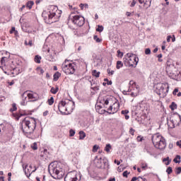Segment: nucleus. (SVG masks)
Wrapping results in <instances>:
<instances>
[{"label": "nucleus", "instance_id": "4be33fe9", "mask_svg": "<svg viewBox=\"0 0 181 181\" xmlns=\"http://www.w3.org/2000/svg\"><path fill=\"white\" fill-rule=\"evenodd\" d=\"M180 159H181L180 156L177 155L175 158L173 159V162H175V163H180L181 162Z\"/></svg>", "mask_w": 181, "mask_h": 181}, {"label": "nucleus", "instance_id": "6ab92c4d", "mask_svg": "<svg viewBox=\"0 0 181 181\" xmlns=\"http://www.w3.org/2000/svg\"><path fill=\"white\" fill-rule=\"evenodd\" d=\"M35 5V2L33 1H29L26 3L25 6L28 8V9H31L32 6Z\"/></svg>", "mask_w": 181, "mask_h": 181}, {"label": "nucleus", "instance_id": "bb28decb", "mask_svg": "<svg viewBox=\"0 0 181 181\" xmlns=\"http://www.w3.org/2000/svg\"><path fill=\"white\" fill-rule=\"evenodd\" d=\"M92 74H93V76H94V77L98 78V77H100V71H97V70H93L92 71Z\"/></svg>", "mask_w": 181, "mask_h": 181}, {"label": "nucleus", "instance_id": "ddd939ff", "mask_svg": "<svg viewBox=\"0 0 181 181\" xmlns=\"http://www.w3.org/2000/svg\"><path fill=\"white\" fill-rule=\"evenodd\" d=\"M22 168L27 177H30V175L33 173V171L32 170V169L29 168V167L28 168V164H25V165L23 164Z\"/></svg>", "mask_w": 181, "mask_h": 181}, {"label": "nucleus", "instance_id": "7ed1b4c3", "mask_svg": "<svg viewBox=\"0 0 181 181\" xmlns=\"http://www.w3.org/2000/svg\"><path fill=\"white\" fill-rule=\"evenodd\" d=\"M151 139L153 145L157 149H160V151H163V149L166 148V140H165V138H163L162 135L159 134H153Z\"/></svg>", "mask_w": 181, "mask_h": 181}, {"label": "nucleus", "instance_id": "052dcab7", "mask_svg": "<svg viewBox=\"0 0 181 181\" xmlns=\"http://www.w3.org/2000/svg\"><path fill=\"white\" fill-rule=\"evenodd\" d=\"M136 180H138V177H134L132 179L131 181H136Z\"/></svg>", "mask_w": 181, "mask_h": 181}, {"label": "nucleus", "instance_id": "3c124183", "mask_svg": "<svg viewBox=\"0 0 181 181\" xmlns=\"http://www.w3.org/2000/svg\"><path fill=\"white\" fill-rule=\"evenodd\" d=\"M123 176H124V177H128V171H124L123 173Z\"/></svg>", "mask_w": 181, "mask_h": 181}, {"label": "nucleus", "instance_id": "6e6d98bb", "mask_svg": "<svg viewBox=\"0 0 181 181\" xmlns=\"http://www.w3.org/2000/svg\"><path fill=\"white\" fill-rule=\"evenodd\" d=\"M49 115V111L46 110L45 112H43L44 117H46V115Z\"/></svg>", "mask_w": 181, "mask_h": 181}, {"label": "nucleus", "instance_id": "c85d7f7f", "mask_svg": "<svg viewBox=\"0 0 181 181\" xmlns=\"http://www.w3.org/2000/svg\"><path fill=\"white\" fill-rule=\"evenodd\" d=\"M163 162H166L165 165H170V162H172V160H170V158L169 157H167L165 158H163Z\"/></svg>", "mask_w": 181, "mask_h": 181}, {"label": "nucleus", "instance_id": "338daca9", "mask_svg": "<svg viewBox=\"0 0 181 181\" xmlns=\"http://www.w3.org/2000/svg\"><path fill=\"white\" fill-rule=\"evenodd\" d=\"M5 177H0V181H5Z\"/></svg>", "mask_w": 181, "mask_h": 181}, {"label": "nucleus", "instance_id": "8fccbe9b", "mask_svg": "<svg viewBox=\"0 0 181 181\" xmlns=\"http://www.w3.org/2000/svg\"><path fill=\"white\" fill-rule=\"evenodd\" d=\"M134 132H135V130H134V129H132V128H130V129H129V134H130L131 135H134Z\"/></svg>", "mask_w": 181, "mask_h": 181}, {"label": "nucleus", "instance_id": "5fc2aeb1", "mask_svg": "<svg viewBox=\"0 0 181 181\" xmlns=\"http://www.w3.org/2000/svg\"><path fill=\"white\" fill-rule=\"evenodd\" d=\"M176 145L177 146H179L180 148H181V141H177Z\"/></svg>", "mask_w": 181, "mask_h": 181}, {"label": "nucleus", "instance_id": "cd10ccee", "mask_svg": "<svg viewBox=\"0 0 181 181\" xmlns=\"http://www.w3.org/2000/svg\"><path fill=\"white\" fill-rule=\"evenodd\" d=\"M86 138V133L83 131L79 132V139H84Z\"/></svg>", "mask_w": 181, "mask_h": 181}, {"label": "nucleus", "instance_id": "5701e85b", "mask_svg": "<svg viewBox=\"0 0 181 181\" xmlns=\"http://www.w3.org/2000/svg\"><path fill=\"white\" fill-rule=\"evenodd\" d=\"M123 66H124V63H122V62L121 61L117 62L116 69H117V70H119V69H121V67H122Z\"/></svg>", "mask_w": 181, "mask_h": 181}, {"label": "nucleus", "instance_id": "b1692460", "mask_svg": "<svg viewBox=\"0 0 181 181\" xmlns=\"http://www.w3.org/2000/svg\"><path fill=\"white\" fill-rule=\"evenodd\" d=\"M111 149H112V147L111 146V144H106V146L105 147V152L109 153L110 151H111Z\"/></svg>", "mask_w": 181, "mask_h": 181}, {"label": "nucleus", "instance_id": "a18cd8bd", "mask_svg": "<svg viewBox=\"0 0 181 181\" xmlns=\"http://www.w3.org/2000/svg\"><path fill=\"white\" fill-rule=\"evenodd\" d=\"M145 54H151V49L146 48L145 50Z\"/></svg>", "mask_w": 181, "mask_h": 181}, {"label": "nucleus", "instance_id": "f257e3e1", "mask_svg": "<svg viewBox=\"0 0 181 181\" xmlns=\"http://www.w3.org/2000/svg\"><path fill=\"white\" fill-rule=\"evenodd\" d=\"M48 172L53 179H63L64 176V164L56 161L52 162L48 166Z\"/></svg>", "mask_w": 181, "mask_h": 181}, {"label": "nucleus", "instance_id": "e2e57ef3", "mask_svg": "<svg viewBox=\"0 0 181 181\" xmlns=\"http://www.w3.org/2000/svg\"><path fill=\"white\" fill-rule=\"evenodd\" d=\"M115 163H117V165H121V161H117V160H115Z\"/></svg>", "mask_w": 181, "mask_h": 181}, {"label": "nucleus", "instance_id": "423d86ee", "mask_svg": "<svg viewBox=\"0 0 181 181\" xmlns=\"http://www.w3.org/2000/svg\"><path fill=\"white\" fill-rule=\"evenodd\" d=\"M155 92L156 94L163 98H165V97H166L169 93V84L168 83H158L155 86Z\"/></svg>", "mask_w": 181, "mask_h": 181}, {"label": "nucleus", "instance_id": "9b49d317", "mask_svg": "<svg viewBox=\"0 0 181 181\" xmlns=\"http://www.w3.org/2000/svg\"><path fill=\"white\" fill-rule=\"evenodd\" d=\"M67 102H66V100H62L59 105H58V109L59 111H60V112H62V111L63 110V108L65 107L66 111H67V108H69V100H67Z\"/></svg>", "mask_w": 181, "mask_h": 181}, {"label": "nucleus", "instance_id": "e433bc0d", "mask_svg": "<svg viewBox=\"0 0 181 181\" xmlns=\"http://www.w3.org/2000/svg\"><path fill=\"white\" fill-rule=\"evenodd\" d=\"M166 172H167L168 175H170V173H172V172H173L172 167H168L166 170Z\"/></svg>", "mask_w": 181, "mask_h": 181}, {"label": "nucleus", "instance_id": "c03bdc74", "mask_svg": "<svg viewBox=\"0 0 181 181\" xmlns=\"http://www.w3.org/2000/svg\"><path fill=\"white\" fill-rule=\"evenodd\" d=\"M129 112V110H122V114L123 115H127V114H128Z\"/></svg>", "mask_w": 181, "mask_h": 181}, {"label": "nucleus", "instance_id": "49530a36", "mask_svg": "<svg viewBox=\"0 0 181 181\" xmlns=\"http://www.w3.org/2000/svg\"><path fill=\"white\" fill-rule=\"evenodd\" d=\"M179 93V89L175 88V89H174L173 94V95H176V93Z\"/></svg>", "mask_w": 181, "mask_h": 181}, {"label": "nucleus", "instance_id": "680f3d73", "mask_svg": "<svg viewBox=\"0 0 181 181\" xmlns=\"http://www.w3.org/2000/svg\"><path fill=\"white\" fill-rule=\"evenodd\" d=\"M79 6H80L81 9H84V4H81L79 5Z\"/></svg>", "mask_w": 181, "mask_h": 181}, {"label": "nucleus", "instance_id": "c756f323", "mask_svg": "<svg viewBox=\"0 0 181 181\" xmlns=\"http://www.w3.org/2000/svg\"><path fill=\"white\" fill-rule=\"evenodd\" d=\"M23 115H25V114L17 113L14 115V117H16V119H17V121H19V118H21V117H23Z\"/></svg>", "mask_w": 181, "mask_h": 181}, {"label": "nucleus", "instance_id": "f03ea898", "mask_svg": "<svg viewBox=\"0 0 181 181\" xmlns=\"http://www.w3.org/2000/svg\"><path fill=\"white\" fill-rule=\"evenodd\" d=\"M21 128L24 134H33L36 129V119L33 117H25L23 119Z\"/></svg>", "mask_w": 181, "mask_h": 181}, {"label": "nucleus", "instance_id": "4d7b16f0", "mask_svg": "<svg viewBox=\"0 0 181 181\" xmlns=\"http://www.w3.org/2000/svg\"><path fill=\"white\" fill-rule=\"evenodd\" d=\"M33 42H32V40H30L28 43V46H30V47H32L33 46Z\"/></svg>", "mask_w": 181, "mask_h": 181}, {"label": "nucleus", "instance_id": "c9c22d12", "mask_svg": "<svg viewBox=\"0 0 181 181\" xmlns=\"http://www.w3.org/2000/svg\"><path fill=\"white\" fill-rule=\"evenodd\" d=\"M31 148H32V149H33L34 151H37V143H33V144L31 145Z\"/></svg>", "mask_w": 181, "mask_h": 181}, {"label": "nucleus", "instance_id": "774afa93", "mask_svg": "<svg viewBox=\"0 0 181 181\" xmlns=\"http://www.w3.org/2000/svg\"><path fill=\"white\" fill-rule=\"evenodd\" d=\"M109 181H115V177L109 179Z\"/></svg>", "mask_w": 181, "mask_h": 181}, {"label": "nucleus", "instance_id": "de8ad7c7", "mask_svg": "<svg viewBox=\"0 0 181 181\" xmlns=\"http://www.w3.org/2000/svg\"><path fill=\"white\" fill-rule=\"evenodd\" d=\"M170 122L173 124L171 128H175V120L173 119H170Z\"/></svg>", "mask_w": 181, "mask_h": 181}, {"label": "nucleus", "instance_id": "0e129e2a", "mask_svg": "<svg viewBox=\"0 0 181 181\" xmlns=\"http://www.w3.org/2000/svg\"><path fill=\"white\" fill-rule=\"evenodd\" d=\"M168 146L170 149H172L173 148V144H170Z\"/></svg>", "mask_w": 181, "mask_h": 181}, {"label": "nucleus", "instance_id": "37998d69", "mask_svg": "<svg viewBox=\"0 0 181 181\" xmlns=\"http://www.w3.org/2000/svg\"><path fill=\"white\" fill-rule=\"evenodd\" d=\"M104 81H107V86H111L112 84V81H108V78H105Z\"/></svg>", "mask_w": 181, "mask_h": 181}, {"label": "nucleus", "instance_id": "ea45409f", "mask_svg": "<svg viewBox=\"0 0 181 181\" xmlns=\"http://www.w3.org/2000/svg\"><path fill=\"white\" fill-rule=\"evenodd\" d=\"M176 175H180L181 173V167H178L176 168V171H175Z\"/></svg>", "mask_w": 181, "mask_h": 181}, {"label": "nucleus", "instance_id": "2f4dec72", "mask_svg": "<svg viewBox=\"0 0 181 181\" xmlns=\"http://www.w3.org/2000/svg\"><path fill=\"white\" fill-rule=\"evenodd\" d=\"M16 110H18V107H16V103H13L12 104V108L10 109V111L11 112H13V111H16Z\"/></svg>", "mask_w": 181, "mask_h": 181}, {"label": "nucleus", "instance_id": "bf43d9fd", "mask_svg": "<svg viewBox=\"0 0 181 181\" xmlns=\"http://www.w3.org/2000/svg\"><path fill=\"white\" fill-rule=\"evenodd\" d=\"M42 16H43L44 18H47V16H46V11H43V12H42Z\"/></svg>", "mask_w": 181, "mask_h": 181}, {"label": "nucleus", "instance_id": "aec40b11", "mask_svg": "<svg viewBox=\"0 0 181 181\" xmlns=\"http://www.w3.org/2000/svg\"><path fill=\"white\" fill-rule=\"evenodd\" d=\"M62 76V74L60 72L57 71L54 74V81H57L59 80V78Z\"/></svg>", "mask_w": 181, "mask_h": 181}, {"label": "nucleus", "instance_id": "2eb2a0df", "mask_svg": "<svg viewBox=\"0 0 181 181\" xmlns=\"http://www.w3.org/2000/svg\"><path fill=\"white\" fill-rule=\"evenodd\" d=\"M139 4H144V6L146 9L150 8L152 0H138Z\"/></svg>", "mask_w": 181, "mask_h": 181}, {"label": "nucleus", "instance_id": "6e6552de", "mask_svg": "<svg viewBox=\"0 0 181 181\" xmlns=\"http://www.w3.org/2000/svg\"><path fill=\"white\" fill-rule=\"evenodd\" d=\"M69 21H71L74 25L81 27L84 25L86 19L81 16H72L70 15L68 18Z\"/></svg>", "mask_w": 181, "mask_h": 181}, {"label": "nucleus", "instance_id": "58836bf2", "mask_svg": "<svg viewBox=\"0 0 181 181\" xmlns=\"http://www.w3.org/2000/svg\"><path fill=\"white\" fill-rule=\"evenodd\" d=\"M147 168H148V164L144 163H141V169H143V170H146Z\"/></svg>", "mask_w": 181, "mask_h": 181}, {"label": "nucleus", "instance_id": "4468645a", "mask_svg": "<svg viewBox=\"0 0 181 181\" xmlns=\"http://www.w3.org/2000/svg\"><path fill=\"white\" fill-rule=\"evenodd\" d=\"M95 165L96 168H98L99 169H103V168H105V167H103V158H98V156H95Z\"/></svg>", "mask_w": 181, "mask_h": 181}, {"label": "nucleus", "instance_id": "a211bd4d", "mask_svg": "<svg viewBox=\"0 0 181 181\" xmlns=\"http://www.w3.org/2000/svg\"><path fill=\"white\" fill-rule=\"evenodd\" d=\"M8 59L9 58L6 57H1V59L0 60V63H1V66H6Z\"/></svg>", "mask_w": 181, "mask_h": 181}, {"label": "nucleus", "instance_id": "473e14b6", "mask_svg": "<svg viewBox=\"0 0 181 181\" xmlns=\"http://www.w3.org/2000/svg\"><path fill=\"white\" fill-rule=\"evenodd\" d=\"M93 39H94L95 42H96V43H100V42L102 41V40L100 39L98 37V36H97V35H94Z\"/></svg>", "mask_w": 181, "mask_h": 181}, {"label": "nucleus", "instance_id": "39448f33", "mask_svg": "<svg viewBox=\"0 0 181 181\" xmlns=\"http://www.w3.org/2000/svg\"><path fill=\"white\" fill-rule=\"evenodd\" d=\"M139 59L138 57L132 53H127L126 54V58H124V66L126 67H136Z\"/></svg>", "mask_w": 181, "mask_h": 181}, {"label": "nucleus", "instance_id": "9d476101", "mask_svg": "<svg viewBox=\"0 0 181 181\" xmlns=\"http://www.w3.org/2000/svg\"><path fill=\"white\" fill-rule=\"evenodd\" d=\"M118 110H119V103H115L113 104V105H110L108 107L107 111L109 114H115Z\"/></svg>", "mask_w": 181, "mask_h": 181}, {"label": "nucleus", "instance_id": "79ce46f5", "mask_svg": "<svg viewBox=\"0 0 181 181\" xmlns=\"http://www.w3.org/2000/svg\"><path fill=\"white\" fill-rule=\"evenodd\" d=\"M69 134H70V136H74V135L76 134V132L73 129H71L69 131Z\"/></svg>", "mask_w": 181, "mask_h": 181}, {"label": "nucleus", "instance_id": "13d9d810", "mask_svg": "<svg viewBox=\"0 0 181 181\" xmlns=\"http://www.w3.org/2000/svg\"><path fill=\"white\" fill-rule=\"evenodd\" d=\"M15 32V27H12L10 33H13Z\"/></svg>", "mask_w": 181, "mask_h": 181}, {"label": "nucleus", "instance_id": "412c9836", "mask_svg": "<svg viewBox=\"0 0 181 181\" xmlns=\"http://www.w3.org/2000/svg\"><path fill=\"white\" fill-rule=\"evenodd\" d=\"M50 91L52 94H57V92L59 91V86H56L55 88L54 87L51 88Z\"/></svg>", "mask_w": 181, "mask_h": 181}, {"label": "nucleus", "instance_id": "7c9ffc66", "mask_svg": "<svg viewBox=\"0 0 181 181\" xmlns=\"http://www.w3.org/2000/svg\"><path fill=\"white\" fill-rule=\"evenodd\" d=\"M47 103L49 105H53V103H54V98H53V97H51L49 99H48Z\"/></svg>", "mask_w": 181, "mask_h": 181}, {"label": "nucleus", "instance_id": "f3484780", "mask_svg": "<svg viewBox=\"0 0 181 181\" xmlns=\"http://www.w3.org/2000/svg\"><path fill=\"white\" fill-rule=\"evenodd\" d=\"M28 93H29V90H26L25 91L22 95L21 97L22 98H24V100H23L21 103V105H26V102H25V100H26L27 97L25 96V94H27Z\"/></svg>", "mask_w": 181, "mask_h": 181}, {"label": "nucleus", "instance_id": "4c0bfd02", "mask_svg": "<svg viewBox=\"0 0 181 181\" xmlns=\"http://www.w3.org/2000/svg\"><path fill=\"white\" fill-rule=\"evenodd\" d=\"M102 101H103L102 103H103L105 105H108V104H110V101L106 98H103V100Z\"/></svg>", "mask_w": 181, "mask_h": 181}, {"label": "nucleus", "instance_id": "0eeeda50", "mask_svg": "<svg viewBox=\"0 0 181 181\" xmlns=\"http://www.w3.org/2000/svg\"><path fill=\"white\" fill-rule=\"evenodd\" d=\"M67 62H69V60L66 59L62 65L63 71H64L66 74H74L76 72V64H67Z\"/></svg>", "mask_w": 181, "mask_h": 181}, {"label": "nucleus", "instance_id": "f704fd0d", "mask_svg": "<svg viewBox=\"0 0 181 181\" xmlns=\"http://www.w3.org/2000/svg\"><path fill=\"white\" fill-rule=\"evenodd\" d=\"M104 30V27L103 25H98L96 29L97 32H103Z\"/></svg>", "mask_w": 181, "mask_h": 181}, {"label": "nucleus", "instance_id": "a878e982", "mask_svg": "<svg viewBox=\"0 0 181 181\" xmlns=\"http://www.w3.org/2000/svg\"><path fill=\"white\" fill-rule=\"evenodd\" d=\"M35 63L40 64V60H42V57L39 55H36L34 59Z\"/></svg>", "mask_w": 181, "mask_h": 181}, {"label": "nucleus", "instance_id": "a19ab883", "mask_svg": "<svg viewBox=\"0 0 181 181\" xmlns=\"http://www.w3.org/2000/svg\"><path fill=\"white\" fill-rule=\"evenodd\" d=\"M98 148L99 146L98 145L93 146V152H97V151H98Z\"/></svg>", "mask_w": 181, "mask_h": 181}, {"label": "nucleus", "instance_id": "69168bd1", "mask_svg": "<svg viewBox=\"0 0 181 181\" xmlns=\"http://www.w3.org/2000/svg\"><path fill=\"white\" fill-rule=\"evenodd\" d=\"M124 117H125V119H129V115H125Z\"/></svg>", "mask_w": 181, "mask_h": 181}, {"label": "nucleus", "instance_id": "393cba45", "mask_svg": "<svg viewBox=\"0 0 181 181\" xmlns=\"http://www.w3.org/2000/svg\"><path fill=\"white\" fill-rule=\"evenodd\" d=\"M170 108L172 110V111H173L177 108V105H176L175 102H173L170 105Z\"/></svg>", "mask_w": 181, "mask_h": 181}, {"label": "nucleus", "instance_id": "72a5a7b5", "mask_svg": "<svg viewBox=\"0 0 181 181\" xmlns=\"http://www.w3.org/2000/svg\"><path fill=\"white\" fill-rule=\"evenodd\" d=\"M171 66L173 67V64H172V62L170 61H167L166 70H169V69H170Z\"/></svg>", "mask_w": 181, "mask_h": 181}, {"label": "nucleus", "instance_id": "09e8293b", "mask_svg": "<svg viewBox=\"0 0 181 181\" xmlns=\"http://www.w3.org/2000/svg\"><path fill=\"white\" fill-rule=\"evenodd\" d=\"M146 151L147 152V153H149V155H152V151L148 148V147L146 148Z\"/></svg>", "mask_w": 181, "mask_h": 181}, {"label": "nucleus", "instance_id": "f8f14e48", "mask_svg": "<svg viewBox=\"0 0 181 181\" xmlns=\"http://www.w3.org/2000/svg\"><path fill=\"white\" fill-rule=\"evenodd\" d=\"M129 84L130 86H134V87H136V90L131 93V96L136 97L138 94H139V86H136V83L134 81H130Z\"/></svg>", "mask_w": 181, "mask_h": 181}, {"label": "nucleus", "instance_id": "864d4df0", "mask_svg": "<svg viewBox=\"0 0 181 181\" xmlns=\"http://www.w3.org/2000/svg\"><path fill=\"white\" fill-rule=\"evenodd\" d=\"M171 39H172V36L168 35V36L167 37V42H170V40H171Z\"/></svg>", "mask_w": 181, "mask_h": 181}, {"label": "nucleus", "instance_id": "20e7f679", "mask_svg": "<svg viewBox=\"0 0 181 181\" xmlns=\"http://www.w3.org/2000/svg\"><path fill=\"white\" fill-rule=\"evenodd\" d=\"M47 15L49 22L53 23L59 21V18L62 16V11L59 10L57 6H51L50 11Z\"/></svg>", "mask_w": 181, "mask_h": 181}, {"label": "nucleus", "instance_id": "dca6fc26", "mask_svg": "<svg viewBox=\"0 0 181 181\" xmlns=\"http://www.w3.org/2000/svg\"><path fill=\"white\" fill-rule=\"evenodd\" d=\"M27 94V97H28L29 100H33V101H36L37 100V94L36 93H25Z\"/></svg>", "mask_w": 181, "mask_h": 181}, {"label": "nucleus", "instance_id": "1a4fd4ad", "mask_svg": "<svg viewBox=\"0 0 181 181\" xmlns=\"http://www.w3.org/2000/svg\"><path fill=\"white\" fill-rule=\"evenodd\" d=\"M77 176V172L76 171L68 173L64 177V181H77L78 180Z\"/></svg>", "mask_w": 181, "mask_h": 181}, {"label": "nucleus", "instance_id": "603ef678", "mask_svg": "<svg viewBox=\"0 0 181 181\" xmlns=\"http://www.w3.org/2000/svg\"><path fill=\"white\" fill-rule=\"evenodd\" d=\"M158 62H162V59H162V54H158Z\"/></svg>", "mask_w": 181, "mask_h": 181}]
</instances>
